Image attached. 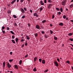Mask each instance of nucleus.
Instances as JSON below:
<instances>
[{
	"label": "nucleus",
	"mask_w": 73,
	"mask_h": 73,
	"mask_svg": "<svg viewBox=\"0 0 73 73\" xmlns=\"http://www.w3.org/2000/svg\"><path fill=\"white\" fill-rule=\"evenodd\" d=\"M44 3H46V0H44Z\"/></svg>",
	"instance_id": "nucleus-49"
},
{
	"label": "nucleus",
	"mask_w": 73,
	"mask_h": 73,
	"mask_svg": "<svg viewBox=\"0 0 73 73\" xmlns=\"http://www.w3.org/2000/svg\"><path fill=\"white\" fill-rule=\"evenodd\" d=\"M56 10H57V11H60V9H59V8H56Z\"/></svg>",
	"instance_id": "nucleus-44"
},
{
	"label": "nucleus",
	"mask_w": 73,
	"mask_h": 73,
	"mask_svg": "<svg viewBox=\"0 0 73 73\" xmlns=\"http://www.w3.org/2000/svg\"><path fill=\"white\" fill-rule=\"evenodd\" d=\"M24 46V44H23L21 46V47H22V48H23Z\"/></svg>",
	"instance_id": "nucleus-54"
},
{
	"label": "nucleus",
	"mask_w": 73,
	"mask_h": 73,
	"mask_svg": "<svg viewBox=\"0 0 73 73\" xmlns=\"http://www.w3.org/2000/svg\"><path fill=\"white\" fill-rule=\"evenodd\" d=\"M54 64L56 66H58L59 65L58 62L57 61H55L54 62Z\"/></svg>",
	"instance_id": "nucleus-3"
},
{
	"label": "nucleus",
	"mask_w": 73,
	"mask_h": 73,
	"mask_svg": "<svg viewBox=\"0 0 73 73\" xmlns=\"http://www.w3.org/2000/svg\"><path fill=\"white\" fill-rule=\"evenodd\" d=\"M39 62H41V61H42V59H41V58H39Z\"/></svg>",
	"instance_id": "nucleus-30"
},
{
	"label": "nucleus",
	"mask_w": 73,
	"mask_h": 73,
	"mask_svg": "<svg viewBox=\"0 0 73 73\" xmlns=\"http://www.w3.org/2000/svg\"><path fill=\"white\" fill-rule=\"evenodd\" d=\"M54 40H57L58 38H57V37H56V36H54Z\"/></svg>",
	"instance_id": "nucleus-33"
},
{
	"label": "nucleus",
	"mask_w": 73,
	"mask_h": 73,
	"mask_svg": "<svg viewBox=\"0 0 73 73\" xmlns=\"http://www.w3.org/2000/svg\"><path fill=\"white\" fill-rule=\"evenodd\" d=\"M66 11H68V8H66Z\"/></svg>",
	"instance_id": "nucleus-55"
},
{
	"label": "nucleus",
	"mask_w": 73,
	"mask_h": 73,
	"mask_svg": "<svg viewBox=\"0 0 73 73\" xmlns=\"http://www.w3.org/2000/svg\"><path fill=\"white\" fill-rule=\"evenodd\" d=\"M13 17L14 18H15V19H16L17 18V16L15 15H13Z\"/></svg>",
	"instance_id": "nucleus-26"
},
{
	"label": "nucleus",
	"mask_w": 73,
	"mask_h": 73,
	"mask_svg": "<svg viewBox=\"0 0 73 73\" xmlns=\"http://www.w3.org/2000/svg\"><path fill=\"white\" fill-rule=\"evenodd\" d=\"M73 4L71 5L70 6V8H73Z\"/></svg>",
	"instance_id": "nucleus-23"
},
{
	"label": "nucleus",
	"mask_w": 73,
	"mask_h": 73,
	"mask_svg": "<svg viewBox=\"0 0 73 73\" xmlns=\"http://www.w3.org/2000/svg\"><path fill=\"white\" fill-rule=\"evenodd\" d=\"M71 49H72V50H73V48L71 47Z\"/></svg>",
	"instance_id": "nucleus-63"
},
{
	"label": "nucleus",
	"mask_w": 73,
	"mask_h": 73,
	"mask_svg": "<svg viewBox=\"0 0 73 73\" xmlns=\"http://www.w3.org/2000/svg\"><path fill=\"white\" fill-rule=\"evenodd\" d=\"M7 30H9V28H7Z\"/></svg>",
	"instance_id": "nucleus-57"
},
{
	"label": "nucleus",
	"mask_w": 73,
	"mask_h": 73,
	"mask_svg": "<svg viewBox=\"0 0 73 73\" xmlns=\"http://www.w3.org/2000/svg\"><path fill=\"white\" fill-rule=\"evenodd\" d=\"M12 37L13 39H14V38H15V36H14V35H13L12 36Z\"/></svg>",
	"instance_id": "nucleus-40"
},
{
	"label": "nucleus",
	"mask_w": 73,
	"mask_h": 73,
	"mask_svg": "<svg viewBox=\"0 0 73 73\" xmlns=\"http://www.w3.org/2000/svg\"><path fill=\"white\" fill-rule=\"evenodd\" d=\"M25 46H27V45H28V44H27V43H26L25 44Z\"/></svg>",
	"instance_id": "nucleus-51"
},
{
	"label": "nucleus",
	"mask_w": 73,
	"mask_h": 73,
	"mask_svg": "<svg viewBox=\"0 0 73 73\" xmlns=\"http://www.w3.org/2000/svg\"><path fill=\"white\" fill-rule=\"evenodd\" d=\"M10 32L11 33H12V34L13 35H15V33H14L13 32V31H11Z\"/></svg>",
	"instance_id": "nucleus-31"
},
{
	"label": "nucleus",
	"mask_w": 73,
	"mask_h": 73,
	"mask_svg": "<svg viewBox=\"0 0 73 73\" xmlns=\"http://www.w3.org/2000/svg\"><path fill=\"white\" fill-rule=\"evenodd\" d=\"M22 64V60H21L19 61V65H21Z\"/></svg>",
	"instance_id": "nucleus-14"
},
{
	"label": "nucleus",
	"mask_w": 73,
	"mask_h": 73,
	"mask_svg": "<svg viewBox=\"0 0 73 73\" xmlns=\"http://www.w3.org/2000/svg\"><path fill=\"white\" fill-rule=\"evenodd\" d=\"M57 61H58V62H60V59H59V58H57Z\"/></svg>",
	"instance_id": "nucleus-42"
},
{
	"label": "nucleus",
	"mask_w": 73,
	"mask_h": 73,
	"mask_svg": "<svg viewBox=\"0 0 73 73\" xmlns=\"http://www.w3.org/2000/svg\"><path fill=\"white\" fill-rule=\"evenodd\" d=\"M13 60V59H10L9 60V62H12V61Z\"/></svg>",
	"instance_id": "nucleus-29"
},
{
	"label": "nucleus",
	"mask_w": 73,
	"mask_h": 73,
	"mask_svg": "<svg viewBox=\"0 0 73 73\" xmlns=\"http://www.w3.org/2000/svg\"><path fill=\"white\" fill-rule=\"evenodd\" d=\"M52 5H53L52 4H49L48 7V8H51L52 7Z\"/></svg>",
	"instance_id": "nucleus-2"
},
{
	"label": "nucleus",
	"mask_w": 73,
	"mask_h": 73,
	"mask_svg": "<svg viewBox=\"0 0 73 73\" xmlns=\"http://www.w3.org/2000/svg\"><path fill=\"white\" fill-rule=\"evenodd\" d=\"M14 26H17V24H16V23H14Z\"/></svg>",
	"instance_id": "nucleus-38"
},
{
	"label": "nucleus",
	"mask_w": 73,
	"mask_h": 73,
	"mask_svg": "<svg viewBox=\"0 0 73 73\" xmlns=\"http://www.w3.org/2000/svg\"><path fill=\"white\" fill-rule=\"evenodd\" d=\"M24 1V0H20V2L21 3H23Z\"/></svg>",
	"instance_id": "nucleus-48"
},
{
	"label": "nucleus",
	"mask_w": 73,
	"mask_h": 73,
	"mask_svg": "<svg viewBox=\"0 0 73 73\" xmlns=\"http://www.w3.org/2000/svg\"><path fill=\"white\" fill-rule=\"evenodd\" d=\"M30 12L31 13H32V10H30Z\"/></svg>",
	"instance_id": "nucleus-53"
},
{
	"label": "nucleus",
	"mask_w": 73,
	"mask_h": 73,
	"mask_svg": "<svg viewBox=\"0 0 73 73\" xmlns=\"http://www.w3.org/2000/svg\"><path fill=\"white\" fill-rule=\"evenodd\" d=\"M10 73H13V71H11L10 72Z\"/></svg>",
	"instance_id": "nucleus-64"
},
{
	"label": "nucleus",
	"mask_w": 73,
	"mask_h": 73,
	"mask_svg": "<svg viewBox=\"0 0 73 73\" xmlns=\"http://www.w3.org/2000/svg\"><path fill=\"white\" fill-rule=\"evenodd\" d=\"M60 12H62V7H60Z\"/></svg>",
	"instance_id": "nucleus-21"
},
{
	"label": "nucleus",
	"mask_w": 73,
	"mask_h": 73,
	"mask_svg": "<svg viewBox=\"0 0 73 73\" xmlns=\"http://www.w3.org/2000/svg\"><path fill=\"white\" fill-rule=\"evenodd\" d=\"M36 28H40V26L38 25H36Z\"/></svg>",
	"instance_id": "nucleus-37"
},
{
	"label": "nucleus",
	"mask_w": 73,
	"mask_h": 73,
	"mask_svg": "<svg viewBox=\"0 0 73 73\" xmlns=\"http://www.w3.org/2000/svg\"><path fill=\"white\" fill-rule=\"evenodd\" d=\"M18 40H19V39L16 38L15 39V41L16 42H18Z\"/></svg>",
	"instance_id": "nucleus-22"
},
{
	"label": "nucleus",
	"mask_w": 73,
	"mask_h": 73,
	"mask_svg": "<svg viewBox=\"0 0 73 73\" xmlns=\"http://www.w3.org/2000/svg\"><path fill=\"white\" fill-rule=\"evenodd\" d=\"M28 25L29 27H30V24H29V23H28Z\"/></svg>",
	"instance_id": "nucleus-56"
},
{
	"label": "nucleus",
	"mask_w": 73,
	"mask_h": 73,
	"mask_svg": "<svg viewBox=\"0 0 73 73\" xmlns=\"http://www.w3.org/2000/svg\"><path fill=\"white\" fill-rule=\"evenodd\" d=\"M49 35H44V37H45V38H48V37H49Z\"/></svg>",
	"instance_id": "nucleus-12"
},
{
	"label": "nucleus",
	"mask_w": 73,
	"mask_h": 73,
	"mask_svg": "<svg viewBox=\"0 0 73 73\" xmlns=\"http://www.w3.org/2000/svg\"><path fill=\"white\" fill-rule=\"evenodd\" d=\"M69 40L71 41H73V39L72 38H69Z\"/></svg>",
	"instance_id": "nucleus-36"
},
{
	"label": "nucleus",
	"mask_w": 73,
	"mask_h": 73,
	"mask_svg": "<svg viewBox=\"0 0 73 73\" xmlns=\"http://www.w3.org/2000/svg\"><path fill=\"white\" fill-rule=\"evenodd\" d=\"M61 14V13L60 12H58V15H60Z\"/></svg>",
	"instance_id": "nucleus-39"
},
{
	"label": "nucleus",
	"mask_w": 73,
	"mask_h": 73,
	"mask_svg": "<svg viewBox=\"0 0 73 73\" xmlns=\"http://www.w3.org/2000/svg\"><path fill=\"white\" fill-rule=\"evenodd\" d=\"M48 71V70H45L44 71V73H46Z\"/></svg>",
	"instance_id": "nucleus-35"
},
{
	"label": "nucleus",
	"mask_w": 73,
	"mask_h": 73,
	"mask_svg": "<svg viewBox=\"0 0 73 73\" xmlns=\"http://www.w3.org/2000/svg\"><path fill=\"white\" fill-rule=\"evenodd\" d=\"M20 0H17V3H19V1Z\"/></svg>",
	"instance_id": "nucleus-60"
},
{
	"label": "nucleus",
	"mask_w": 73,
	"mask_h": 73,
	"mask_svg": "<svg viewBox=\"0 0 73 73\" xmlns=\"http://www.w3.org/2000/svg\"><path fill=\"white\" fill-rule=\"evenodd\" d=\"M14 67H15V68H16V69H18V66H17V65H14Z\"/></svg>",
	"instance_id": "nucleus-10"
},
{
	"label": "nucleus",
	"mask_w": 73,
	"mask_h": 73,
	"mask_svg": "<svg viewBox=\"0 0 73 73\" xmlns=\"http://www.w3.org/2000/svg\"><path fill=\"white\" fill-rule=\"evenodd\" d=\"M11 41H12V42L13 43V44H16L15 41L14 40H11Z\"/></svg>",
	"instance_id": "nucleus-19"
},
{
	"label": "nucleus",
	"mask_w": 73,
	"mask_h": 73,
	"mask_svg": "<svg viewBox=\"0 0 73 73\" xmlns=\"http://www.w3.org/2000/svg\"><path fill=\"white\" fill-rule=\"evenodd\" d=\"M72 70H73V66H72Z\"/></svg>",
	"instance_id": "nucleus-61"
},
{
	"label": "nucleus",
	"mask_w": 73,
	"mask_h": 73,
	"mask_svg": "<svg viewBox=\"0 0 73 73\" xmlns=\"http://www.w3.org/2000/svg\"><path fill=\"white\" fill-rule=\"evenodd\" d=\"M25 16H23L22 17V19H24V18H25Z\"/></svg>",
	"instance_id": "nucleus-41"
},
{
	"label": "nucleus",
	"mask_w": 73,
	"mask_h": 73,
	"mask_svg": "<svg viewBox=\"0 0 73 73\" xmlns=\"http://www.w3.org/2000/svg\"><path fill=\"white\" fill-rule=\"evenodd\" d=\"M26 37L27 40H29L30 39V38H29V36L28 35H26Z\"/></svg>",
	"instance_id": "nucleus-9"
},
{
	"label": "nucleus",
	"mask_w": 73,
	"mask_h": 73,
	"mask_svg": "<svg viewBox=\"0 0 73 73\" xmlns=\"http://www.w3.org/2000/svg\"><path fill=\"white\" fill-rule=\"evenodd\" d=\"M35 37H37V36H38V34H37V33H35Z\"/></svg>",
	"instance_id": "nucleus-27"
},
{
	"label": "nucleus",
	"mask_w": 73,
	"mask_h": 73,
	"mask_svg": "<svg viewBox=\"0 0 73 73\" xmlns=\"http://www.w3.org/2000/svg\"><path fill=\"white\" fill-rule=\"evenodd\" d=\"M21 36H23V33L21 34Z\"/></svg>",
	"instance_id": "nucleus-62"
},
{
	"label": "nucleus",
	"mask_w": 73,
	"mask_h": 73,
	"mask_svg": "<svg viewBox=\"0 0 73 73\" xmlns=\"http://www.w3.org/2000/svg\"><path fill=\"white\" fill-rule=\"evenodd\" d=\"M63 18L64 19H65L66 18V16L65 15H64L63 16Z\"/></svg>",
	"instance_id": "nucleus-24"
},
{
	"label": "nucleus",
	"mask_w": 73,
	"mask_h": 73,
	"mask_svg": "<svg viewBox=\"0 0 73 73\" xmlns=\"http://www.w3.org/2000/svg\"><path fill=\"white\" fill-rule=\"evenodd\" d=\"M42 64H45V60H42Z\"/></svg>",
	"instance_id": "nucleus-8"
},
{
	"label": "nucleus",
	"mask_w": 73,
	"mask_h": 73,
	"mask_svg": "<svg viewBox=\"0 0 73 73\" xmlns=\"http://www.w3.org/2000/svg\"><path fill=\"white\" fill-rule=\"evenodd\" d=\"M41 23H43V24H44V23H46V20H44Z\"/></svg>",
	"instance_id": "nucleus-15"
},
{
	"label": "nucleus",
	"mask_w": 73,
	"mask_h": 73,
	"mask_svg": "<svg viewBox=\"0 0 73 73\" xmlns=\"http://www.w3.org/2000/svg\"><path fill=\"white\" fill-rule=\"evenodd\" d=\"M21 42H23V41H24V40L23 39H22L21 40Z\"/></svg>",
	"instance_id": "nucleus-45"
},
{
	"label": "nucleus",
	"mask_w": 73,
	"mask_h": 73,
	"mask_svg": "<svg viewBox=\"0 0 73 73\" xmlns=\"http://www.w3.org/2000/svg\"><path fill=\"white\" fill-rule=\"evenodd\" d=\"M50 34H52V33H53V31H52L50 30Z\"/></svg>",
	"instance_id": "nucleus-43"
},
{
	"label": "nucleus",
	"mask_w": 73,
	"mask_h": 73,
	"mask_svg": "<svg viewBox=\"0 0 73 73\" xmlns=\"http://www.w3.org/2000/svg\"><path fill=\"white\" fill-rule=\"evenodd\" d=\"M28 54H27V55H26V56H25V57H28Z\"/></svg>",
	"instance_id": "nucleus-47"
},
{
	"label": "nucleus",
	"mask_w": 73,
	"mask_h": 73,
	"mask_svg": "<svg viewBox=\"0 0 73 73\" xmlns=\"http://www.w3.org/2000/svg\"><path fill=\"white\" fill-rule=\"evenodd\" d=\"M5 66V62H4L3 63V68H4Z\"/></svg>",
	"instance_id": "nucleus-11"
},
{
	"label": "nucleus",
	"mask_w": 73,
	"mask_h": 73,
	"mask_svg": "<svg viewBox=\"0 0 73 73\" xmlns=\"http://www.w3.org/2000/svg\"><path fill=\"white\" fill-rule=\"evenodd\" d=\"M45 32L44 31H42V34H44V33Z\"/></svg>",
	"instance_id": "nucleus-52"
},
{
	"label": "nucleus",
	"mask_w": 73,
	"mask_h": 73,
	"mask_svg": "<svg viewBox=\"0 0 73 73\" xmlns=\"http://www.w3.org/2000/svg\"><path fill=\"white\" fill-rule=\"evenodd\" d=\"M66 3V0H63V1L62 2V5H65Z\"/></svg>",
	"instance_id": "nucleus-1"
},
{
	"label": "nucleus",
	"mask_w": 73,
	"mask_h": 73,
	"mask_svg": "<svg viewBox=\"0 0 73 73\" xmlns=\"http://www.w3.org/2000/svg\"><path fill=\"white\" fill-rule=\"evenodd\" d=\"M33 16H36V17H38V15L37 14V13H34L33 14Z\"/></svg>",
	"instance_id": "nucleus-5"
},
{
	"label": "nucleus",
	"mask_w": 73,
	"mask_h": 73,
	"mask_svg": "<svg viewBox=\"0 0 73 73\" xmlns=\"http://www.w3.org/2000/svg\"><path fill=\"white\" fill-rule=\"evenodd\" d=\"M7 66L8 68H11V65L9 64V63H8L7 64Z\"/></svg>",
	"instance_id": "nucleus-4"
},
{
	"label": "nucleus",
	"mask_w": 73,
	"mask_h": 73,
	"mask_svg": "<svg viewBox=\"0 0 73 73\" xmlns=\"http://www.w3.org/2000/svg\"><path fill=\"white\" fill-rule=\"evenodd\" d=\"M2 31V33H3V34H4L5 33V31H4L2 29H1Z\"/></svg>",
	"instance_id": "nucleus-28"
},
{
	"label": "nucleus",
	"mask_w": 73,
	"mask_h": 73,
	"mask_svg": "<svg viewBox=\"0 0 73 73\" xmlns=\"http://www.w3.org/2000/svg\"><path fill=\"white\" fill-rule=\"evenodd\" d=\"M16 1V0H14L13 1L11 2V4H13V3H14L15 2V1Z\"/></svg>",
	"instance_id": "nucleus-18"
},
{
	"label": "nucleus",
	"mask_w": 73,
	"mask_h": 73,
	"mask_svg": "<svg viewBox=\"0 0 73 73\" xmlns=\"http://www.w3.org/2000/svg\"><path fill=\"white\" fill-rule=\"evenodd\" d=\"M33 71L34 72H37V69L36 68V67H35L33 69Z\"/></svg>",
	"instance_id": "nucleus-13"
},
{
	"label": "nucleus",
	"mask_w": 73,
	"mask_h": 73,
	"mask_svg": "<svg viewBox=\"0 0 73 73\" xmlns=\"http://www.w3.org/2000/svg\"><path fill=\"white\" fill-rule=\"evenodd\" d=\"M40 3L41 5H44V3H43L42 1H40Z\"/></svg>",
	"instance_id": "nucleus-7"
},
{
	"label": "nucleus",
	"mask_w": 73,
	"mask_h": 73,
	"mask_svg": "<svg viewBox=\"0 0 73 73\" xmlns=\"http://www.w3.org/2000/svg\"><path fill=\"white\" fill-rule=\"evenodd\" d=\"M37 57H35L34 59V62H35V61H36L37 60Z\"/></svg>",
	"instance_id": "nucleus-16"
},
{
	"label": "nucleus",
	"mask_w": 73,
	"mask_h": 73,
	"mask_svg": "<svg viewBox=\"0 0 73 73\" xmlns=\"http://www.w3.org/2000/svg\"><path fill=\"white\" fill-rule=\"evenodd\" d=\"M24 10L25 11H27V8H26L24 7Z\"/></svg>",
	"instance_id": "nucleus-46"
},
{
	"label": "nucleus",
	"mask_w": 73,
	"mask_h": 73,
	"mask_svg": "<svg viewBox=\"0 0 73 73\" xmlns=\"http://www.w3.org/2000/svg\"><path fill=\"white\" fill-rule=\"evenodd\" d=\"M59 25H60V26H62V25H64V24H63V23H59Z\"/></svg>",
	"instance_id": "nucleus-17"
},
{
	"label": "nucleus",
	"mask_w": 73,
	"mask_h": 73,
	"mask_svg": "<svg viewBox=\"0 0 73 73\" xmlns=\"http://www.w3.org/2000/svg\"><path fill=\"white\" fill-rule=\"evenodd\" d=\"M48 2L50 3H52V1L51 0H48Z\"/></svg>",
	"instance_id": "nucleus-25"
},
{
	"label": "nucleus",
	"mask_w": 73,
	"mask_h": 73,
	"mask_svg": "<svg viewBox=\"0 0 73 73\" xmlns=\"http://www.w3.org/2000/svg\"><path fill=\"white\" fill-rule=\"evenodd\" d=\"M21 12H22L24 14L25 13V11H24V9H23V8H21Z\"/></svg>",
	"instance_id": "nucleus-6"
},
{
	"label": "nucleus",
	"mask_w": 73,
	"mask_h": 73,
	"mask_svg": "<svg viewBox=\"0 0 73 73\" xmlns=\"http://www.w3.org/2000/svg\"><path fill=\"white\" fill-rule=\"evenodd\" d=\"M66 63H67V64H69V63H70V61H69V60H68L66 62Z\"/></svg>",
	"instance_id": "nucleus-32"
},
{
	"label": "nucleus",
	"mask_w": 73,
	"mask_h": 73,
	"mask_svg": "<svg viewBox=\"0 0 73 73\" xmlns=\"http://www.w3.org/2000/svg\"><path fill=\"white\" fill-rule=\"evenodd\" d=\"M70 21H71V22H72L73 23L72 24H73V20H70Z\"/></svg>",
	"instance_id": "nucleus-58"
},
{
	"label": "nucleus",
	"mask_w": 73,
	"mask_h": 73,
	"mask_svg": "<svg viewBox=\"0 0 73 73\" xmlns=\"http://www.w3.org/2000/svg\"><path fill=\"white\" fill-rule=\"evenodd\" d=\"M73 35V33H69L68 34V36H72V35Z\"/></svg>",
	"instance_id": "nucleus-20"
},
{
	"label": "nucleus",
	"mask_w": 73,
	"mask_h": 73,
	"mask_svg": "<svg viewBox=\"0 0 73 73\" xmlns=\"http://www.w3.org/2000/svg\"><path fill=\"white\" fill-rule=\"evenodd\" d=\"M54 15H53L52 16V19H54Z\"/></svg>",
	"instance_id": "nucleus-50"
},
{
	"label": "nucleus",
	"mask_w": 73,
	"mask_h": 73,
	"mask_svg": "<svg viewBox=\"0 0 73 73\" xmlns=\"http://www.w3.org/2000/svg\"><path fill=\"white\" fill-rule=\"evenodd\" d=\"M42 9H43V8H42V7H41V8H40V12H41V11H42Z\"/></svg>",
	"instance_id": "nucleus-34"
},
{
	"label": "nucleus",
	"mask_w": 73,
	"mask_h": 73,
	"mask_svg": "<svg viewBox=\"0 0 73 73\" xmlns=\"http://www.w3.org/2000/svg\"><path fill=\"white\" fill-rule=\"evenodd\" d=\"M66 20H68V18L66 17Z\"/></svg>",
	"instance_id": "nucleus-59"
}]
</instances>
